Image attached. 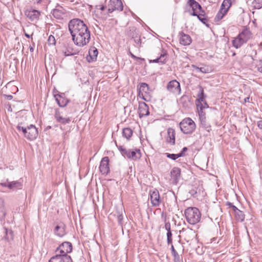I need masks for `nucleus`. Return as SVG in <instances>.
I'll return each instance as SVG.
<instances>
[{
	"label": "nucleus",
	"mask_w": 262,
	"mask_h": 262,
	"mask_svg": "<svg viewBox=\"0 0 262 262\" xmlns=\"http://www.w3.org/2000/svg\"><path fill=\"white\" fill-rule=\"evenodd\" d=\"M69 30L74 43L80 47L86 45L91 39V32L84 21L74 18L69 23Z\"/></svg>",
	"instance_id": "f257e3e1"
},
{
	"label": "nucleus",
	"mask_w": 262,
	"mask_h": 262,
	"mask_svg": "<svg viewBox=\"0 0 262 262\" xmlns=\"http://www.w3.org/2000/svg\"><path fill=\"white\" fill-rule=\"evenodd\" d=\"M252 37V33L248 28H245L232 41L233 46L238 49Z\"/></svg>",
	"instance_id": "f03ea898"
},
{
	"label": "nucleus",
	"mask_w": 262,
	"mask_h": 262,
	"mask_svg": "<svg viewBox=\"0 0 262 262\" xmlns=\"http://www.w3.org/2000/svg\"><path fill=\"white\" fill-rule=\"evenodd\" d=\"M184 214L187 222L191 225L199 223L201 219V213L196 207H188L185 210Z\"/></svg>",
	"instance_id": "7ed1b4c3"
},
{
	"label": "nucleus",
	"mask_w": 262,
	"mask_h": 262,
	"mask_svg": "<svg viewBox=\"0 0 262 262\" xmlns=\"http://www.w3.org/2000/svg\"><path fill=\"white\" fill-rule=\"evenodd\" d=\"M181 130L185 134H192L195 129V122L190 118H186L179 124Z\"/></svg>",
	"instance_id": "20e7f679"
},
{
	"label": "nucleus",
	"mask_w": 262,
	"mask_h": 262,
	"mask_svg": "<svg viewBox=\"0 0 262 262\" xmlns=\"http://www.w3.org/2000/svg\"><path fill=\"white\" fill-rule=\"evenodd\" d=\"M149 86L145 82L141 83L138 88V96L145 101H149L150 99Z\"/></svg>",
	"instance_id": "39448f33"
},
{
	"label": "nucleus",
	"mask_w": 262,
	"mask_h": 262,
	"mask_svg": "<svg viewBox=\"0 0 262 262\" xmlns=\"http://www.w3.org/2000/svg\"><path fill=\"white\" fill-rule=\"evenodd\" d=\"M150 201L154 207H159L163 202L161 199L159 191L157 189L150 190L149 191Z\"/></svg>",
	"instance_id": "423d86ee"
},
{
	"label": "nucleus",
	"mask_w": 262,
	"mask_h": 262,
	"mask_svg": "<svg viewBox=\"0 0 262 262\" xmlns=\"http://www.w3.org/2000/svg\"><path fill=\"white\" fill-rule=\"evenodd\" d=\"M167 90L174 95H178L181 94L180 83L176 80L169 81L166 86Z\"/></svg>",
	"instance_id": "0eeeda50"
},
{
	"label": "nucleus",
	"mask_w": 262,
	"mask_h": 262,
	"mask_svg": "<svg viewBox=\"0 0 262 262\" xmlns=\"http://www.w3.org/2000/svg\"><path fill=\"white\" fill-rule=\"evenodd\" d=\"M123 5L121 0H110L106 13H110L115 10L122 11Z\"/></svg>",
	"instance_id": "6e6552de"
},
{
	"label": "nucleus",
	"mask_w": 262,
	"mask_h": 262,
	"mask_svg": "<svg viewBox=\"0 0 262 262\" xmlns=\"http://www.w3.org/2000/svg\"><path fill=\"white\" fill-rule=\"evenodd\" d=\"M187 4L192 10V12H190V15L194 16L197 15L198 14L197 10H199L200 12L204 13V10L201 5L195 0H188Z\"/></svg>",
	"instance_id": "1a4fd4ad"
},
{
	"label": "nucleus",
	"mask_w": 262,
	"mask_h": 262,
	"mask_svg": "<svg viewBox=\"0 0 262 262\" xmlns=\"http://www.w3.org/2000/svg\"><path fill=\"white\" fill-rule=\"evenodd\" d=\"M0 185L7 187L9 189L13 191L21 189L23 188V183L19 181L9 182L8 179L6 182L1 183Z\"/></svg>",
	"instance_id": "9d476101"
},
{
	"label": "nucleus",
	"mask_w": 262,
	"mask_h": 262,
	"mask_svg": "<svg viewBox=\"0 0 262 262\" xmlns=\"http://www.w3.org/2000/svg\"><path fill=\"white\" fill-rule=\"evenodd\" d=\"M72 249V245L70 242H64L57 248L56 251L59 250L60 254L64 255V256H69L68 253H71Z\"/></svg>",
	"instance_id": "9b49d317"
},
{
	"label": "nucleus",
	"mask_w": 262,
	"mask_h": 262,
	"mask_svg": "<svg viewBox=\"0 0 262 262\" xmlns=\"http://www.w3.org/2000/svg\"><path fill=\"white\" fill-rule=\"evenodd\" d=\"M180 233L182 234L185 241L188 243L193 239L196 236L194 230L191 228H183L180 231Z\"/></svg>",
	"instance_id": "f8f14e48"
},
{
	"label": "nucleus",
	"mask_w": 262,
	"mask_h": 262,
	"mask_svg": "<svg viewBox=\"0 0 262 262\" xmlns=\"http://www.w3.org/2000/svg\"><path fill=\"white\" fill-rule=\"evenodd\" d=\"M110 160L108 157H103L100 162L99 170L102 174L107 175L110 172Z\"/></svg>",
	"instance_id": "ddd939ff"
},
{
	"label": "nucleus",
	"mask_w": 262,
	"mask_h": 262,
	"mask_svg": "<svg viewBox=\"0 0 262 262\" xmlns=\"http://www.w3.org/2000/svg\"><path fill=\"white\" fill-rule=\"evenodd\" d=\"M27 129L26 138L30 141L36 139L38 135V132L35 125H30L28 126Z\"/></svg>",
	"instance_id": "4468645a"
},
{
	"label": "nucleus",
	"mask_w": 262,
	"mask_h": 262,
	"mask_svg": "<svg viewBox=\"0 0 262 262\" xmlns=\"http://www.w3.org/2000/svg\"><path fill=\"white\" fill-rule=\"evenodd\" d=\"M138 113L140 118L148 116L149 115V107L145 102H139Z\"/></svg>",
	"instance_id": "2eb2a0df"
},
{
	"label": "nucleus",
	"mask_w": 262,
	"mask_h": 262,
	"mask_svg": "<svg viewBox=\"0 0 262 262\" xmlns=\"http://www.w3.org/2000/svg\"><path fill=\"white\" fill-rule=\"evenodd\" d=\"M54 97L59 106L61 107H65L69 102V100L66 97L64 93L54 95Z\"/></svg>",
	"instance_id": "dca6fc26"
},
{
	"label": "nucleus",
	"mask_w": 262,
	"mask_h": 262,
	"mask_svg": "<svg viewBox=\"0 0 262 262\" xmlns=\"http://www.w3.org/2000/svg\"><path fill=\"white\" fill-rule=\"evenodd\" d=\"M62 112H60L58 109H56L54 114V117L56 119V121L58 123L63 124H66L69 123L71 119L70 117L65 118L63 117L62 115Z\"/></svg>",
	"instance_id": "f3484780"
},
{
	"label": "nucleus",
	"mask_w": 262,
	"mask_h": 262,
	"mask_svg": "<svg viewBox=\"0 0 262 262\" xmlns=\"http://www.w3.org/2000/svg\"><path fill=\"white\" fill-rule=\"evenodd\" d=\"M66 225L62 222L59 223L54 228L55 234L59 237H63L66 234Z\"/></svg>",
	"instance_id": "a211bd4d"
},
{
	"label": "nucleus",
	"mask_w": 262,
	"mask_h": 262,
	"mask_svg": "<svg viewBox=\"0 0 262 262\" xmlns=\"http://www.w3.org/2000/svg\"><path fill=\"white\" fill-rule=\"evenodd\" d=\"M181 172L180 168L175 167L171 169L170 174L173 184H177L178 183L181 178Z\"/></svg>",
	"instance_id": "6ab92c4d"
},
{
	"label": "nucleus",
	"mask_w": 262,
	"mask_h": 262,
	"mask_svg": "<svg viewBox=\"0 0 262 262\" xmlns=\"http://www.w3.org/2000/svg\"><path fill=\"white\" fill-rule=\"evenodd\" d=\"M168 54L167 51L164 50H161L160 56L155 59L150 60V63H160L161 64H165L167 61Z\"/></svg>",
	"instance_id": "aec40b11"
},
{
	"label": "nucleus",
	"mask_w": 262,
	"mask_h": 262,
	"mask_svg": "<svg viewBox=\"0 0 262 262\" xmlns=\"http://www.w3.org/2000/svg\"><path fill=\"white\" fill-rule=\"evenodd\" d=\"M49 262H73L70 256H64L61 254H57L53 256Z\"/></svg>",
	"instance_id": "412c9836"
},
{
	"label": "nucleus",
	"mask_w": 262,
	"mask_h": 262,
	"mask_svg": "<svg viewBox=\"0 0 262 262\" xmlns=\"http://www.w3.org/2000/svg\"><path fill=\"white\" fill-rule=\"evenodd\" d=\"M25 14L30 20L35 21L39 19L40 12L38 10L33 9L26 11Z\"/></svg>",
	"instance_id": "4be33fe9"
},
{
	"label": "nucleus",
	"mask_w": 262,
	"mask_h": 262,
	"mask_svg": "<svg viewBox=\"0 0 262 262\" xmlns=\"http://www.w3.org/2000/svg\"><path fill=\"white\" fill-rule=\"evenodd\" d=\"M98 50L95 47H91L89 50V55L86 58L89 62L95 61L98 55Z\"/></svg>",
	"instance_id": "5701e85b"
},
{
	"label": "nucleus",
	"mask_w": 262,
	"mask_h": 262,
	"mask_svg": "<svg viewBox=\"0 0 262 262\" xmlns=\"http://www.w3.org/2000/svg\"><path fill=\"white\" fill-rule=\"evenodd\" d=\"M136 151L138 152V155H137L135 151L130 149H126L122 156L126 157L128 159H132L134 160H137V159H139L141 157L140 150L139 149H136Z\"/></svg>",
	"instance_id": "b1692460"
},
{
	"label": "nucleus",
	"mask_w": 262,
	"mask_h": 262,
	"mask_svg": "<svg viewBox=\"0 0 262 262\" xmlns=\"http://www.w3.org/2000/svg\"><path fill=\"white\" fill-rule=\"evenodd\" d=\"M180 43L183 46L189 45L192 41L191 37L188 35L181 31L179 33Z\"/></svg>",
	"instance_id": "393cba45"
},
{
	"label": "nucleus",
	"mask_w": 262,
	"mask_h": 262,
	"mask_svg": "<svg viewBox=\"0 0 262 262\" xmlns=\"http://www.w3.org/2000/svg\"><path fill=\"white\" fill-rule=\"evenodd\" d=\"M166 142L172 145L175 144V131L174 129L172 128L168 129Z\"/></svg>",
	"instance_id": "a878e982"
},
{
	"label": "nucleus",
	"mask_w": 262,
	"mask_h": 262,
	"mask_svg": "<svg viewBox=\"0 0 262 262\" xmlns=\"http://www.w3.org/2000/svg\"><path fill=\"white\" fill-rule=\"evenodd\" d=\"M52 10V14L53 16L57 19L62 18L63 15L64 14L63 8L59 6Z\"/></svg>",
	"instance_id": "bb28decb"
},
{
	"label": "nucleus",
	"mask_w": 262,
	"mask_h": 262,
	"mask_svg": "<svg viewBox=\"0 0 262 262\" xmlns=\"http://www.w3.org/2000/svg\"><path fill=\"white\" fill-rule=\"evenodd\" d=\"M28 125H26L25 123L19 120V122L16 126V128L19 133H21L26 138L27 132L28 130L27 128Z\"/></svg>",
	"instance_id": "cd10ccee"
},
{
	"label": "nucleus",
	"mask_w": 262,
	"mask_h": 262,
	"mask_svg": "<svg viewBox=\"0 0 262 262\" xmlns=\"http://www.w3.org/2000/svg\"><path fill=\"white\" fill-rule=\"evenodd\" d=\"M133 134V130L129 127H126L122 130V136L127 140H129Z\"/></svg>",
	"instance_id": "c85d7f7f"
},
{
	"label": "nucleus",
	"mask_w": 262,
	"mask_h": 262,
	"mask_svg": "<svg viewBox=\"0 0 262 262\" xmlns=\"http://www.w3.org/2000/svg\"><path fill=\"white\" fill-rule=\"evenodd\" d=\"M127 35L132 39L137 37V35L139 34L138 31L134 27H130L127 31Z\"/></svg>",
	"instance_id": "c756f323"
},
{
	"label": "nucleus",
	"mask_w": 262,
	"mask_h": 262,
	"mask_svg": "<svg viewBox=\"0 0 262 262\" xmlns=\"http://www.w3.org/2000/svg\"><path fill=\"white\" fill-rule=\"evenodd\" d=\"M197 101L202 102L205 101V98L206 97V95L204 94V89L201 85H199V91L197 95Z\"/></svg>",
	"instance_id": "7c9ffc66"
},
{
	"label": "nucleus",
	"mask_w": 262,
	"mask_h": 262,
	"mask_svg": "<svg viewBox=\"0 0 262 262\" xmlns=\"http://www.w3.org/2000/svg\"><path fill=\"white\" fill-rule=\"evenodd\" d=\"M195 16H197L199 20H200L203 24L209 27V25L208 24V19L207 17L205 16V12H200V13L197 14V15Z\"/></svg>",
	"instance_id": "2f4dec72"
},
{
	"label": "nucleus",
	"mask_w": 262,
	"mask_h": 262,
	"mask_svg": "<svg viewBox=\"0 0 262 262\" xmlns=\"http://www.w3.org/2000/svg\"><path fill=\"white\" fill-rule=\"evenodd\" d=\"M227 10H222V9L220 8L219 11L217 12V14L216 15L214 18V21H219L221 20L224 17V16L227 14Z\"/></svg>",
	"instance_id": "473e14b6"
},
{
	"label": "nucleus",
	"mask_w": 262,
	"mask_h": 262,
	"mask_svg": "<svg viewBox=\"0 0 262 262\" xmlns=\"http://www.w3.org/2000/svg\"><path fill=\"white\" fill-rule=\"evenodd\" d=\"M231 5V0H224L221 5V8L222 10H227V12H228Z\"/></svg>",
	"instance_id": "72a5a7b5"
},
{
	"label": "nucleus",
	"mask_w": 262,
	"mask_h": 262,
	"mask_svg": "<svg viewBox=\"0 0 262 262\" xmlns=\"http://www.w3.org/2000/svg\"><path fill=\"white\" fill-rule=\"evenodd\" d=\"M6 215V211L4 208V201L0 198V221L4 219Z\"/></svg>",
	"instance_id": "f704fd0d"
},
{
	"label": "nucleus",
	"mask_w": 262,
	"mask_h": 262,
	"mask_svg": "<svg viewBox=\"0 0 262 262\" xmlns=\"http://www.w3.org/2000/svg\"><path fill=\"white\" fill-rule=\"evenodd\" d=\"M234 214L236 220L241 222L244 221L245 219V214L242 211L238 209L234 213Z\"/></svg>",
	"instance_id": "c9c22d12"
},
{
	"label": "nucleus",
	"mask_w": 262,
	"mask_h": 262,
	"mask_svg": "<svg viewBox=\"0 0 262 262\" xmlns=\"http://www.w3.org/2000/svg\"><path fill=\"white\" fill-rule=\"evenodd\" d=\"M201 125L206 130L209 132L211 130V125L207 122L206 118L200 120Z\"/></svg>",
	"instance_id": "e433bc0d"
},
{
	"label": "nucleus",
	"mask_w": 262,
	"mask_h": 262,
	"mask_svg": "<svg viewBox=\"0 0 262 262\" xmlns=\"http://www.w3.org/2000/svg\"><path fill=\"white\" fill-rule=\"evenodd\" d=\"M6 235L5 238L8 241L10 240H12L13 239V232L11 230H8L6 228H5Z\"/></svg>",
	"instance_id": "4c0bfd02"
},
{
	"label": "nucleus",
	"mask_w": 262,
	"mask_h": 262,
	"mask_svg": "<svg viewBox=\"0 0 262 262\" xmlns=\"http://www.w3.org/2000/svg\"><path fill=\"white\" fill-rule=\"evenodd\" d=\"M191 67L193 69L195 70L196 72H199L203 73H207L208 71V70L205 67L200 68L194 64H192Z\"/></svg>",
	"instance_id": "58836bf2"
},
{
	"label": "nucleus",
	"mask_w": 262,
	"mask_h": 262,
	"mask_svg": "<svg viewBox=\"0 0 262 262\" xmlns=\"http://www.w3.org/2000/svg\"><path fill=\"white\" fill-rule=\"evenodd\" d=\"M180 101L184 106H186L188 105L187 103L189 101V98L187 95H183L180 98Z\"/></svg>",
	"instance_id": "ea45409f"
},
{
	"label": "nucleus",
	"mask_w": 262,
	"mask_h": 262,
	"mask_svg": "<svg viewBox=\"0 0 262 262\" xmlns=\"http://www.w3.org/2000/svg\"><path fill=\"white\" fill-rule=\"evenodd\" d=\"M252 4L255 9H260L262 7V0H254Z\"/></svg>",
	"instance_id": "a19ab883"
},
{
	"label": "nucleus",
	"mask_w": 262,
	"mask_h": 262,
	"mask_svg": "<svg viewBox=\"0 0 262 262\" xmlns=\"http://www.w3.org/2000/svg\"><path fill=\"white\" fill-rule=\"evenodd\" d=\"M172 255L173 257L174 262H183L182 256L180 255L178 252L172 254Z\"/></svg>",
	"instance_id": "79ce46f5"
},
{
	"label": "nucleus",
	"mask_w": 262,
	"mask_h": 262,
	"mask_svg": "<svg viewBox=\"0 0 262 262\" xmlns=\"http://www.w3.org/2000/svg\"><path fill=\"white\" fill-rule=\"evenodd\" d=\"M165 155L168 158L171 159L173 160H176L178 158H180V156L181 155H179L178 154H169V153H167V152L165 153Z\"/></svg>",
	"instance_id": "37998d69"
},
{
	"label": "nucleus",
	"mask_w": 262,
	"mask_h": 262,
	"mask_svg": "<svg viewBox=\"0 0 262 262\" xmlns=\"http://www.w3.org/2000/svg\"><path fill=\"white\" fill-rule=\"evenodd\" d=\"M48 43L49 46H54L56 44V40L55 38V37L52 35H50L48 39Z\"/></svg>",
	"instance_id": "c03bdc74"
},
{
	"label": "nucleus",
	"mask_w": 262,
	"mask_h": 262,
	"mask_svg": "<svg viewBox=\"0 0 262 262\" xmlns=\"http://www.w3.org/2000/svg\"><path fill=\"white\" fill-rule=\"evenodd\" d=\"M135 43V46L137 48H140L141 46V40L139 34L137 35V37L133 38Z\"/></svg>",
	"instance_id": "a18cd8bd"
},
{
	"label": "nucleus",
	"mask_w": 262,
	"mask_h": 262,
	"mask_svg": "<svg viewBox=\"0 0 262 262\" xmlns=\"http://www.w3.org/2000/svg\"><path fill=\"white\" fill-rule=\"evenodd\" d=\"M167 242L168 244H171L172 242V232L171 231H169L167 232Z\"/></svg>",
	"instance_id": "49530a36"
},
{
	"label": "nucleus",
	"mask_w": 262,
	"mask_h": 262,
	"mask_svg": "<svg viewBox=\"0 0 262 262\" xmlns=\"http://www.w3.org/2000/svg\"><path fill=\"white\" fill-rule=\"evenodd\" d=\"M195 102H196V105L197 106L198 111L203 110L204 108V106L203 104L202 103V102H203L202 101H197V100H196Z\"/></svg>",
	"instance_id": "de8ad7c7"
},
{
	"label": "nucleus",
	"mask_w": 262,
	"mask_h": 262,
	"mask_svg": "<svg viewBox=\"0 0 262 262\" xmlns=\"http://www.w3.org/2000/svg\"><path fill=\"white\" fill-rule=\"evenodd\" d=\"M198 114L200 120L202 119H203L204 118H206V113L203 111V110H198Z\"/></svg>",
	"instance_id": "09e8293b"
},
{
	"label": "nucleus",
	"mask_w": 262,
	"mask_h": 262,
	"mask_svg": "<svg viewBox=\"0 0 262 262\" xmlns=\"http://www.w3.org/2000/svg\"><path fill=\"white\" fill-rule=\"evenodd\" d=\"M123 219V215L122 214H119L117 216V221L118 222L119 225L122 226V221Z\"/></svg>",
	"instance_id": "8fccbe9b"
},
{
	"label": "nucleus",
	"mask_w": 262,
	"mask_h": 262,
	"mask_svg": "<svg viewBox=\"0 0 262 262\" xmlns=\"http://www.w3.org/2000/svg\"><path fill=\"white\" fill-rule=\"evenodd\" d=\"M95 9L96 10L103 11L105 10L106 7L103 5H99L96 6Z\"/></svg>",
	"instance_id": "3c124183"
},
{
	"label": "nucleus",
	"mask_w": 262,
	"mask_h": 262,
	"mask_svg": "<svg viewBox=\"0 0 262 262\" xmlns=\"http://www.w3.org/2000/svg\"><path fill=\"white\" fill-rule=\"evenodd\" d=\"M257 55V51L255 49H252V51L250 53V57L252 60H255Z\"/></svg>",
	"instance_id": "603ef678"
},
{
	"label": "nucleus",
	"mask_w": 262,
	"mask_h": 262,
	"mask_svg": "<svg viewBox=\"0 0 262 262\" xmlns=\"http://www.w3.org/2000/svg\"><path fill=\"white\" fill-rule=\"evenodd\" d=\"M27 113V111H26V110H21V111H19L18 112V115H22L23 118L24 117L25 119L27 120V116L26 115Z\"/></svg>",
	"instance_id": "864d4df0"
},
{
	"label": "nucleus",
	"mask_w": 262,
	"mask_h": 262,
	"mask_svg": "<svg viewBox=\"0 0 262 262\" xmlns=\"http://www.w3.org/2000/svg\"><path fill=\"white\" fill-rule=\"evenodd\" d=\"M188 150V148L187 147H184L182 148V150L179 155H181L180 156V157H184L185 156V152Z\"/></svg>",
	"instance_id": "5fc2aeb1"
},
{
	"label": "nucleus",
	"mask_w": 262,
	"mask_h": 262,
	"mask_svg": "<svg viewBox=\"0 0 262 262\" xmlns=\"http://www.w3.org/2000/svg\"><path fill=\"white\" fill-rule=\"evenodd\" d=\"M165 229L167 232L171 231V225L170 222H166L165 224Z\"/></svg>",
	"instance_id": "6e6d98bb"
},
{
	"label": "nucleus",
	"mask_w": 262,
	"mask_h": 262,
	"mask_svg": "<svg viewBox=\"0 0 262 262\" xmlns=\"http://www.w3.org/2000/svg\"><path fill=\"white\" fill-rule=\"evenodd\" d=\"M189 193L193 197L197 196V191L195 188H193L190 190Z\"/></svg>",
	"instance_id": "4d7b16f0"
},
{
	"label": "nucleus",
	"mask_w": 262,
	"mask_h": 262,
	"mask_svg": "<svg viewBox=\"0 0 262 262\" xmlns=\"http://www.w3.org/2000/svg\"><path fill=\"white\" fill-rule=\"evenodd\" d=\"M116 144H117L116 143ZM116 146H117L118 149L121 153L122 155H123L125 151L126 150V149L124 148L122 146H118L117 145H116Z\"/></svg>",
	"instance_id": "13d9d810"
},
{
	"label": "nucleus",
	"mask_w": 262,
	"mask_h": 262,
	"mask_svg": "<svg viewBox=\"0 0 262 262\" xmlns=\"http://www.w3.org/2000/svg\"><path fill=\"white\" fill-rule=\"evenodd\" d=\"M129 54L130 55V56L134 58V59H139V60H142V61H144L145 59L144 58H141V57H137L135 55H134L131 52H129Z\"/></svg>",
	"instance_id": "bf43d9fd"
},
{
	"label": "nucleus",
	"mask_w": 262,
	"mask_h": 262,
	"mask_svg": "<svg viewBox=\"0 0 262 262\" xmlns=\"http://www.w3.org/2000/svg\"><path fill=\"white\" fill-rule=\"evenodd\" d=\"M74 54H75L74 53H72V52L69 51L68 50H67V51L64 52V55L66 56H71V55H73Z\"/></svg>",
	"instance_id": "052dcab7"
},
{
	"label": "nucleus",
	"mask_w": 262,
	"mask_h": 262,
	"mask_svg": "<svg viewBox=\"0 0 262 262\" xmlns=\"http://www.w3.org/2000/svg\"><path fill=\"white\" fill-rule=\"evenodd\" d=\"M171 251L172 255L177 253V251L175 250V249L172 244H171Z\"/></svg>",
	"instance_id": "680f3d73"
},
{
	"label": "nucleus",
	"mask_w": 262,
	"mask_h": 262,
	"mask_svg": "<svg viewBox=\"0 0 262 262\" xmlns=\"http://www.w3.org/2000/svg\"><path fill=\"white\" fill-rule=\"evenodd\" d=\"M4 97L8 100H10L13 98V96L11 95H4Z\"/></svg>",
	"instance_id": "e2e57ef3"
},
{
	"label": "nucleus",
	"mask_w": 262,
	"mask_h": 262,
	"mask_svg": "<svg viewBox=\"0 0 262 262\" xmlns=\"http://www.w3.org/2000/svg\"><path fill=\"white\" fill-rule=\"evenodd\" d=\"M257 126L259 129H262V120L257 122Z\"/></svg>",
	"instance_id": "0e129e2a"
},
{
	"label": "nucleus",
	"mask_w": 262,
	"mask_h": 262,
	"mask_svg": "<svg viewBox=\"0 0 262 262\" xmlns=\"http://www.w3.org/2000/svg\"><path fill=\"white\" fill-rule=\"evenodd\" d=\"M42 0H32V2L34 4H41Z\"/></svg>",
	"instance_id": "69168bd1"
},
{
	"label": "nucleus",
	"mask_w": 262,
	"mask_h": 262,
	"mask_svg": "<svg viewBox=\"0 0 262 262\" xmlns=\"http://www.w3.org/2000/svg\"><path fill=\"white\" fill-rule=\"evenodd\" d=\"M231 208H232V209L234 211V213L236 212L238 210V209L234 205L231 207Z\"/></svg>",
	"instance_id": "338daca9"
},
{
	"label": "nucleus",
	"mask_w": 262,
	"mask_h": 262,
	"mask_svg": "<svg viewBox=\"0 0 262 262\" xmlns=\"http://www.w3.org/2000/svg\"><path fill=\"white\" fill-rule=\"evenodd\" d=\"M226 205L230 208H231V207L233 206V204L230 202H227Z\"/></svg>",
	"instance_id": "774afa93"
}]
</instances>
